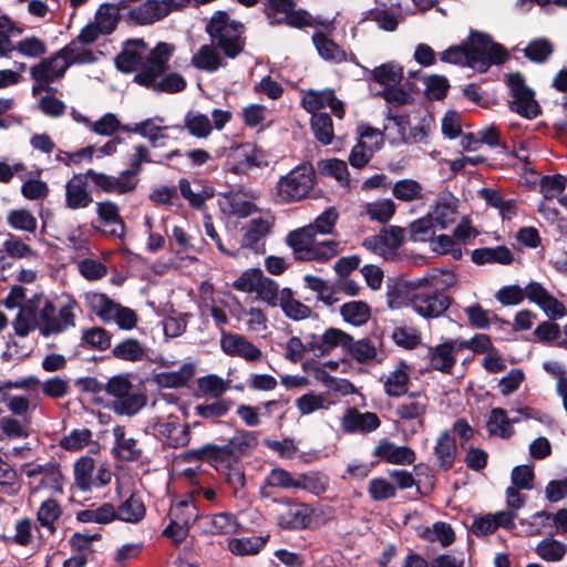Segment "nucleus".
Returning a JSON list of instances; mask_svg holds the SVG:
<instances>
[{
	"label": "nucleus",
	"mask_w": 567,
	"mask_h": 567,
	"mask_svg": "<svg viewBox=\"0 0 567 567\" xmlns=\"http://www.w3.org/2000/svg\"><path fill=\"white\" fill-rule=\"evenodd\" d=\"M220 348L229 357H239L246 361H259L261 350L241 334L220 332Z\"/></svg>",
	"instance_id": "26"
},
{
	"label": "nucleus",
	"mask_w": 567,
	"mask_h": 567,
	"mask_svg": "<svg viewBox=\"0 0 567 567\" xmlns=\"http://www.w3.org/2000/svg\"><path fill=\"white\" fill-rule=\"evenodd\" d=\"M316 184V172L310 163H302L282 176L276 185V196L281 203H292L309 195Z\"/></svg>",
	"instance_id": "10"
},
{
	"label": "nucleus",
	"mask_w": 567,
	"mask_h": 567,
	"mask_svg": "<svg viewBox=\"0 0 567 567\" xmlns=\"http://www.w3.org/2000/svg\"><path fill=\"white\" fill-rule=\"evenodd\" d=\"M185 460L208 462L218 472L239 462L228 443L225 445L205 444L199 449L189 450L185 453Z\"/></svg>",
	"instance_id": "17"
},
{
	"label": "nucleus",
	"mask_w": 567,
	"mask_h": 567,
	"mask_svg": "<svg viewBox=\"0 0 567 567\" xmlns=\"http://www.w3.org/2000/svg\"><path fill=\"white\" fill-rule=\"evenodd\" d=\"M172 44L159 42L150 51V60L142 72L134 75V81L155 92L178 93L185 90L186 80L178 73H166L173 54Z\"/></svg>",
	"instance_id": "3"
},
{
	"label": "nucleus",
	"mask_w": 567,
	"mask_h": 567,
	"mask_svg": "<svg viewBox=\"0 0 567 567\" xmlns=\"http://www.w3.org/2000/svg\"><path fill=\"white\" fill-rule=\"evenodd\" d=\"M195 368L192 363H184L176 371H163L156 374L155 380L163 388H181L193 378Z\"/></svg>",
	"instance_id": "50"
},
{
	"label": "nucleus",
	"mask_w": 567,
	"mask_h": 567,
	"mask_svg": "<svg viewBox=\"0 0 567 567\" xmlns=\"http://www.w3.org/2000/svg\"><path fill=\"white\" fill-rule=\"evenodd\" d=\"M285 315L292 320H302L311 315V309L302 302L296 300L292 291L289 288H284L280 291V302Z\"/></svg>",
	"instance_id": "57"
},
{
	"label": "nucleus",
	"mask_w": 567,
	"mask_h": 567,
	"mask_svg": "<svg viewBox=\"0 0 567 567\" xmlns=\"http://www.w3.org/2000/svg\"><path fill=\"white\" fill-rule=\"evenodd\" d=\"M321 174L333 177L342 187L350 188L351 179L347 163L342 159L330 158L319 162Z\"/></svg>",
	"instance_id": "58"
},
{
	"label": "nucleus",
	"mask_w": 567,
	"mask_h": 567,
	"mask_svg": "<svg viewBox=\"0 0 567 567\" xmlns=\"http://www.w3.org/2000/svg\"><path fill=\"white\" fill-rule=\"evenodd\" d=\"M381 426V420L374 412H361L355 406L347 408L340 427L346 434H369Z\"/></svg>",
	"instance_id": "19"
},
{
	"label": "nucleus",
	"mask_w": 567,
	"mask_h": 567,
	"mask_svg": "<svg viewBox=\"0 0 567 567\" xmlns=\"http://www.w3.org/2000/svg\"><path fill=\"white\" fill-rule=\"evenodd\" d=\"M62 515V507L56 499L49 497L44 499L37 512V522L50 536L55 535L56 522Z\"/></svg>",
	"instance_id": "41"
},
{
	"label": "nucleus",
	"mask_w": 567,
	"mask_h": 567,
	"mask_svg": "<svg viewBox=\"0 0 567 567\" xmlns=\"http://www.w3.org/2000/svg\"><path fill=\"white\" fill-rule=\"evenodd\" d=\"M392 195L400 202H414L423 198L422 185L412 178H403L394 183Z\"/></svg>",
	"instance_id": "60"
},
{
	"label": "nucleus",
	"mask_w": 567,
	"mask_h": 567,
	"mask_svg": "<svg viewBox=\"0 0 567 567\" xmlns=\"http://www.w3.org/2000/svg\"><path fill=\"white\" fill-rule=\"evenodd\" d=\"M172 11V8L163 0H146L130 11V18L137 24L145 25L164 19Z\"/></svg>",
	"instance_id": "37"
},
{
	"label": "nucleus",
	"mask_w": 567,
	"mask_h": 567,
	"mask_svg": "<svg viewBox=\"0 0 567 567\" xmlns=\"http://www.w3.org/2000/svg\"><path fill=\"white\" fill-rule=\"evenodd\" d=\"M87 175L96 192L110 195L124 196L131 194L138 184V179L133 178L125 169L118 175H110L89 168Z\"/></svg>",
	"instance_id": "15"
},
{
	"label": "nucleus",
	"mask_w": 567,
	"mask_h": 567,
	"mask_svg": "<svg viewBox=\"0 0 567 567\" xmlns=\"http://www.w3.org/2000/svg\"><path fill=\"white\" fill-rule=\"evenodd\" d=\"M86 44L78 40H72L64 48L59 50L60 54L64 58L68 63V69L72 64H89L95 61V55L91 49L85 47Z\"/></svg>",
	"instance_id": "48"
},
{
	"label": "nucleus",
	"mask_w": 567,
	"mask_h": 567,
	"mask_svg": "<svg viewBox=\"0 0 567 567\" xmlns=\"http://www.w3.org/2000/svg\"><path fill=\"white\" fill-rule=\"evenodd\" d=\"M104 391L111 398L110 408L117 415L133 416L147 402L145 394L134 391L127 375L112 377L104 385Z\"/></svg>",
	"instance_id": "9"
},
{
	"label": "nucleus",
	"mask_w": 567,
	"mask_h": 567,
	"mask_svg": "<svg viewBox=\"0 0 567 567\" xmlns=\"http://www.w3.org/2000/svg\"><path fill=\"white\" fill-rule=\"evenodd\" d=\"M312 227L303 226L292 230L287 236V244L299 260L326 261L338 254L336 240H320Z\"/></svg>",
	"instance_id": "7"
},
{
	"label": "nucleus",
	"mask_w": 567,
	"mask_h": 567,
	"mask_svg": "<svg viewBox=\"0 0 567 567\" xmlns=\"http://www.w3.org/2000/svg\"><path fill=\"white\" fill-rule=\"evenodd\" d=\"M76 519L80 523L109 524L116 519V508L111 503H104L97 507L79 511Z\"/></svg>",
	"instance_id": "51"
},
{
	"label": "nucleus",
	"mask_w": 567,
	"mask_h": 567,
	"mask_svg": "<svg viewBox=\"0 0 567 567\" xmlns=\"http://www.w3.org/2000/svg\"><path fill=\"white\" fill-rule=\"evenodd\" d=\"M430 284L431 286H435L437 288V280L431 277L429 279H405L399 278L392 285H388L386 290V301L388 306L391 309H400L405 306L408 302L410 303V297L414 293L415 289L421 286Z\"/></svg>",
	"instance_id": "25"
},
{
	"label": "nucleus",
	"mask_w": 567,
	"mask_h": 567,
	"mask_svg": "<svg viewBox=\"0 0 567 567\" xmlns=\"http://www.w3.org/2000/svg\"><path fill=\"white\" fill-rule=\"evenodd\" d=\"M96 228L102 229L109 236L123 238L125 235V223L121 216L120 206L110 200L95 203Z\"/></svg>",
	"instance_id": "18"
},
{
	"label": "nucleus",
	"mask_w": 567,
	"mask_h": 567,
	"mask_svg": "<svg viewBox=\"0 0 567 567\" xmlns=\"http://www.w3.org/2000/svg\"><path fill=\"white\" fill-rule=\"evenodd\" d=\"M150 52L143 40H130L125 43L122 52L116 56L115 63L120 71L124 73L142 72L147 61Z\"/></svg>",
	"instance_id": "22"
},
{
	"label": "nucleus",
	"mask_w": 567,
	"mask_h": 567,
	"mask_svg": "<svg viewBox=\"0 0 567 567\" xmlns=\"http://www.w3.org/2000/svg\"><path fill=\"white\" fill-rule=\"evenodd\" d=\"M430 399L423 391L408 393L406 398L395 408V415L403 422L415 421L423 427L429 412Z\"/></svg>",
	"instance_id": "20"
},
{
	"label": "nucleus",
	"mask_w": 567,
	"mask_h": 567,
	"mask_svg": "<svg viewBox=\"0 0 567 567\" xmlns=\"http://www.w3.org/2000/svg\"><path fill=\"white\" fill-rule=\"evenodd\" d=\"M95 461L91 456H81L73 464V476L76 487L82 492H89L94 487L93 473Z\"/></svg>",
	"instance_id": "46"
},
{
	"label": "nucleus",
	"mask_w": 567,
	"mask_h": 567,
	"mask_svg": "<svg viewBox=\"0 0 567 567\" xmlns=\"http://www.w3.org/2000/svg\"><path fill=\"white\" fill-rule=\"evenodd\" d=\"M33 494L48 491L51 496L63 493V474L55 463L37 481L30 482Z\"/></svg>",
	"instance_id": "44"
},
{
	"label": "nucleus",
	"mask_w": 567,
	"mask_h": 567,
	"mask_svg": "<svg viewBox=\"0 0 567 567\" xmlns=\"http://www.w3.org/2000/svg\"><path fill=\"white\" fill-rule=\"evenodd\" d=\"M526 298L536 303L550 319H559L566 316L565 305L550 295L546 288L536 281H530L525 287Z\"/></svg>",
	"instance_id": "24"
},
{
	"label": "nucleus",
	"mask_w": 567,
	"mask_h": 567,
	"mask_svg": "<svg viewBox=\"0 0 567 567\" xmlns=\"http://www.w3.org/2000/svg\"><path fill=\"white\" fill-rule=\"evenodd\" d=\"M372 454L374 457L395 465H411L416 460L415 452L411 447L399 446L386 439L379 441Z\"/></svg>",
	"instance_id": "30"
},
{
	"label": "nucleus",
	"mask_w": 567,
	"mask_h": 567,
	"mask_svg": "<svg viewBox=\"0 0 567 567\" xmlns=\"http://www.w3.org/2000/svg\"><path fill=\"white\" fill-rule=\"evenodd\" d=\"M340 315L346 322L361 327L370 320L371 307L364 301L353 300L340 307Z\"/></svg>",
	"instance_id": "49"
},
{
	"label": "nucleus",
	"mask_w": 567,
	"mask_h": 567,
	"mask_svg": "<svg viewBox=\"0 0 567 567\" xmlns=\"http://www.w3.org/2000/svg\"><path fill=\"white\" fill-rule=\"evenodd\" d=\"M313 508L305 503L285 501L282 508L277 514V524L286 530H301L311 526Z\"/></svg>",
	"instance_id": "16"
},
{
	"label": "nucleus",
	"mask_w": 567,
	"mask_h": 567,
	"mask_svg": "<svg viewBox=\"0 0 567 567\" xmlns=\"http://www.w3.org/2000/svg\"><path fill=\"white\" fill-rule=\"evenodd\" d=\"M112 354L120 360L137 362L145 355L143 344L133 338H127L112 349Z\"/></svg>",
	"instance_id": "63"
},
{
	"label": "nucleus",
	"mask_w": 567,
	"mask_h": 567,
	"mask_svg": "<svg viewBox=\"0 0 567 567\" xmlns=\"http://www.w3.org/2000/svg\"><path fill=\"white\" fill-rule=\"evenodd\" d=\"M226 58L223 55L221 50H219L212 42L209 44H203L198 48V50L193 54L190 59V63L197 70L215 73L220 68H225L227 65Z\"/></svg>",
	"instance_id": "34"
},
{
	"label": "nucleus",
	"mask_w": 567,
	"mask_h": 567,
	"mask_svg": "<svg viewBox=\"0 0 567 567\" xmlns=\"http://www.w3.org/2000/svg\"><path fill=\"white\" fill-rule=\"evenodd\" d=\"M297 476L281 467L272 468L265 477L260 486V495L268 498L274 494V489H296Z\"/></svg>",
	"instance_id": "38"
},
{
	"label": "nucleus",
	"mask_w": 567,
	"mask_h": 567,
	"mask_svg": "<svg viewBox=\"0 0 567 567\" xmlns=\"http://www.w3.org/2000/svg\"><path fill=\"white\" fill-rule=\"evenodd\" d=\"M265 14L270 25L286 24L290 28H313L321 24L305 9H296L293 0H267Z\"/></svg>",
	"instance_id": "11"
},
{
	"label": "nucleus",
	"mask_w": 567,
	"mask_h": 567,
	"mask_svg": "<svg viewBox=\"0 0 567 567\" xmlns=\"http://www.w3.org/2000/svg\"><path fill=\"white\" fill-rule=\"evenodd\" d=\"M457 453L456 442L450 431L440 433L434 446V465L439 471L447 472L455 463Z\"/></svg>",
	"instance_id": "35"
},
{
	"label": "nucleus",
	"mask_w": 567,
	"mask_h": 567,
	"mask_svg": "<svg viewBox=\"0 0 567 567\" xmlns=\"http://www.w3.org/2000/svg\"><path fill=\"white\" fill-rule=\"evenodd\" d=\"M79 312L80 305L72 296L59 303L44 297L40 309V334L49 338L74 328Z\"/></svg>",
	"instance_id": "6"
},
{
	"label": "nucleus",
	"mask_w": 567,
	"mask_h": 567,
	"mask_svg": "<svg viewBox=\"0 0 567 567\" xmlns=\"http://www.w3.org/2000/svg\"><path fill=\"white\" fill-rule=\"evenodd\" d=\"M433 277L437 280V288L426 284L415 289L410 297L412 309L425 319L442 317L452 303V299L445 292L457 284L455 272L445 269H432L420 279Z\"/></svg>",
	"instance_id": "2"
},
{
	"label": "nucleus",
	"mask_w": 567,
	"mask_h": 567,
	"mask_svg": "<svg viewBox=\"0 0 567 567\" xmlns=\"http://www.w3.org/2000/svg\"><path fill=\"white\" fill-rule=\"evenodd\" d=\"M169 519L190 526L196 520L199 522L197 506L193 499H183L173 504L168 513Z\"/></svg>",
	"instance_id": "62"
},
{
	"label": "nucleus",
	"mask_w": 567,
	"mask_h": 567,
	"mask_svg": "<svg viewBox=\"0 0 567 567\" xmlns=\"http://www.w3.org/2000/svg\"><path fill=\"white\" fill-rule=\"evenodd\" d=\"M351 336L340 329L329 328L321 336L310 334V350L317 357L329 354L333 349L341 348L347 351Z\"/></svg>",
	"instance_id": "27"
},
{
	"label": "nucleus",
	"mask_w": 567,
	"mask_h": 567,
	"mask_svg": "<svg viewBox=\"0 0 567 567\" xmlns=\"http://www.w3.org/2000/svg\"><path fill=\"white\" fill-rule=\"evenodd\" d=\"M301 104L309 113H318L317 111L329 107L338 118H342L344 115L343 103L337 99L332 89H326L322 91L309 90L303 95Z\"/></svg>",
	"instance_id": "28"
},
{
	"label": "nucleus",
	"mask_w": 567,
	"mask_h": 567,
	"mask_svg": "<svg viewBox=\"0 0 567 567\" xmlns=\"http://www.w3.org/2000/svg\"><path fill=\"white\" fill-rule=\"evenodd\" d=\"M513 260L514 256L506 246L484 247L472 251V261L476 265H511Z\"/></svg>",
	"instance_id": "43"
},
{
	"label": "nucleus",
	"mask_w": 567,
	"mask_h": 567,
	"mask_svg": "<svg viewBox=\"0 0 567 567\" xmlns=\"http://www.w3.org/2000/svg\"><path fill=\"white\" fill-rule=\"evenodd\" d=\"M21 33L22 29L10 17L0 14V58L14 51L28 59H39L47 53L45 42L35 35L25 37L17 43L11 40Z\"/></svg>",
	"instance_id": "8"
},
{
	"label": "nucleus",
	"mask_w": 567,
	"mask_h": 567,
	"mask_svg": "<svg viewBox=\"0 0 567 567\" xmlns=\"http://www.w3.org/2000/svg\"><path fill=\"white\" fill-rule=\"evenodd\" d=\"M411 368L400 361L393 370L381 378L384 393L391 398H400L409 393Z\"/></svg>",
	"instance_id": "32"
},
{
	"label": "nucleus",
	"mask_w": 567,
	"mask_h": 567,
	"mask_svg": "<svg viewBox=\"0 0 567 567\" xmlns=\"http://www.w3.org/2000/svg\"><path fill=\"white\" fill-rule=\"evenodd\" d=\"M210 42L221 50L228 60L237 59L246 47L245 25L225 11L215 12L206 24Z\"/></svg>",
	"instance_id": "5"
},
{
	"label": "nucleus",
	"mask_w": 567,
	"mask_h": 567,
	"mask_svg": "<svg viewBox=\"0 0 567 567\" xmlns=\"http://www.w3.org/2000/svg\"><path fill=\"white\" fill-rule=\"evenodd\" d=\"M84 302L102 322H112V312L117 302L112 300L107 295L96 291L84 293Z\"/></svg>",
	"instance_id": "42"
},
{
	"label": "nucleus",
	"mask_w": 567,
	"mask_h": 567,
	"mask_svg": "<svg viewBox=\"0 0 567 567\" xmlns=\"http://www.w3.org/2000/svg\"><path fill=\"white\" fill-rule=\"evenodd\" d=\"M66 70L68 63L59 51L32 65L30 68V76L34 81L32 93L35 95L42 91H54L50 84L63 79Z\"/></svg>",
	"instance_id": "13"
},
{
	"label": "nucleus",
	"mask_w": 567,
	"mask_h": 567,
	"mask_svg": "<svg viewBox=\"0 0 567 567\" xmlns=\"http://www.w3.org/2000/svg\"><path fill=\"white\" fill-rule=\"evenodd\" d=\"M145 516V506L140 497L132 494L116 509V519L127 523H138Z\"/></svg>",
	"instance_id": "61"
},
{
	"label": "nucleus",
	"mask_w": 567,
	"mask_h": 567,
	"mask_svg": "<svg viewBox=\"0 0 567 567\" xmlns=\"http://www.w3.org/2000/svg\"><path fill=\"white\" fill-rule=\"evenodd\" d=\"M329 477L320 472H307L297 476L296 489L320 495L327 491Z\"/></svg>",
	"instance_id": "59"
},
{
	"label": "nucleus",
	"mask_w": 567,
	"mask_h": 567,
	"mask_svg": "<svg viewBox=\"0 0 567 567\" xmlns=\"http://www.w3.org/2000/svg\"><path fill=\"white\" fill-rule=\"evenodd\" d=\"M312 43L320 58L329 63L339 64L348 59L347 52L323 32H315Z\"/></svg>",
	"instance_id": "39"
},
{
	"label": "nucleus",
	"mask_w": 567,
	"mask_h": 567,
	"mask_svg": "<svg viewBox=\"0 0 567 567\" xmlns=\"http://www.w3.org/2000/svg\"><path fill=\"white\" fill-rule=\"evenodd\" d=\"M519 420L517 417L509 419L506 414V411L501 408H495L492 410L487 429L492 435H497L501 437H509L513 434L512 423H516Z\"/></svg>",
	"instance_id": "56"
},
{
	"label": "nucleus",
	"mask_w": 567,
	"mask_h": 567,
	"mask_svg": "<svg viewBox=\"0 0 567 567\" xmlns=\"http://www.w3.org/2000/svg\"><path fill=\"white\" fill-rule=\"evenodd\" d=\"M148 429L164 445L172 449L187 446L190 441L189 425L181 424L177 417L156 416L151 420Z\"/></svg>",
	"instance_id": "14"
},
{
	"label": "nucleus",
	"mask_w": 567,
	"mask_h": 567,
	"mask_svg": "<svg viewBox=\"0 0 567 567\" xmlns=\"http://www.w3.org/2000/svg\"><path fill=\"white\" fill-rule=\"evenodd\" d=\"M8 225L16 229L27 233H35L38 221L34 215L25 208L12 209L7 215Z\"/></svg>",
	"instance_id": "64"
},
{
	"label": "nucleus",
	"mask_w": 567,
	"mask_h": 567,
	"mask_svg": "<svg viewBox=\"0 0 567 567\" xmlns=\"http://www.w3.org/2000/svg\"><path fill=\"white\" fill-rule=\"evenodd\" d=\"M506 84L509 89V109L527 120L536 118L540 114V106L535 99L534 91L527 86L525 79L519 73L506 75Z\"/></svg>",
	"instance_id": "12"
},
{
	"label": "nucleus",
	"mask_w": 567,
	"mask_h": 567,
	"mask_svg": "<svg viewBox=\"0 0 567 567\" xmlns=\"http://www.w3.org/2000/svg\"><path fill=\"white\" fill-rule=\"evenodd\" d=\"M457 212V199L451 195L443 196L436 203L434 209L429 214L435 225L441 228L454 223Z\"/></svg>",
	"instance_id": "47"
},
{
	"label": "nucleus",
	"mask_w": 567,
	"mask_h": 567,
	"mask_svg": "<svg viewBox=\"0 0 567 567\" xmlns=\"http://www.w3.org/2000/svg\"><path fill=\"white\" fill-rule=\"evenodd\" d=\"M275 217L270 214L252 218L243 228L241 246L259 251V243L272 230Z\"/></svg>",
	"instance_id": "29"
},
{
	"label": "nucleus",
	"mask_w": 567,
	"mask_h": 567,
	"mask_svg": "<svg viewBox=\"0 0 567 567\" xmlns=\"http://www.w3.org/2000/svg\"><path fill=\"white\" fill-rule=\"evenodd\" d=\"M199 526L210 535H233L239 530L240 524L235 514L223 512L200 516Z\"/></svg>",
	"instance_id": "31"
},
{
	"label": "nucleus",
	"mask_w": 567,
	"mask_h": 567,
	"mask_svg": "<svg viewBox=\"0 0 567 567\" xmlns=\"http://www.w3.org/2000/svg\"><path fill=\"white\" fill-rule=\"evenodd\" d=\"M507 58L505 49L480 35L471 45H453L441 54L443 62L467 65L478 72H485L491 64L503 63Z\"/></svg>",
	"instance_id": "4"
},
{
	"label": "nucleus",
	"mask_w": 567,
	"mask_h": 567,
	"mask_svg": "<svg viewBox=\"0 0 567 567\" xmlns=\"http://www.w3.org/2000/svg\"><path fill=\"white\" fill-rule=\"evenodd\" d=\"M458 340H447L441 344L430 348L429 358L430 365L433 370L451 373L455 363V352L460 351Z\"/></svg>",
	"instance_id": "33"
},
{
	"label": "nucleus",
	"mask_w": 567,
	"mask_h": 567,
	"mask_svg": "<svg viewBox=\"0 0 567 567\" xmlns=\"http://www.w3.org/2000/svg\"><path fill=\"white\" fill-rule=\"evenodd\" d=\"M167 128V126L156 125L155 120L147 118L143 122L136 123L133 128L124 126L123 131L140 134L147 138L153 147H162L164 146V140L166 138V135L162 132Z\"/></svg>",
	"instance_id": "52"
},
{
	"label": "nucleus",
	"mask_w": 567,
	"mask_h": 567,
	"mask_svg": "<svg viewBox=\"0 0 567 567\" xmlns=\"http://www.w3.org/2000/svg\"><path fill=\"white\" fill-rule=\"evenodd\" d=\"M403 79V68L396 62L383 63L370 71L369 80H372L383 89L399 85Z\"/></svg>",
	"instance_id": "45"
},
{
	"label": "nucleus",
	"mask_w": 567,
	"mask_h": 567,
	"mask_svg": "<svg viewBox=\"0 0 567 567\" xmlns=\"http://www.w3.org/2000/svg\"><path fill=\"white\" fill-rule=\"evenodd\" d=\"M219 206L223 213L238 218L248 217L257 210L256 205L240 193L223 194L219 198Z\"/></svg>",
	"instance_id": "40"
},
{
	"label": "nucleus",
	"mask_w": 567,
	"mask_h": 567,
	"mask_svg": "<svg viewBox=\"0 0 567 567\" xmlns=\"http://www.w3.org/2000/svg\"><path fill=\"white\" fill-rule=\"evenodd\" d=\"M333 404L326 395L309 391L296 400L300 415H309L320 410H328Z\"/></svg>",
	"instance_id": "55"
},
{
	"label": "nucleus",
	"mask_w": 567,
	"mask_h": 567,
	"mask_svg": "<svg viewBox=\"0 0 567 567\" xmlns=\"http://www.w3.org/2000/svg\"><path fill=\"white\" fill-rule=\"evenodd\" d=\"M39 384L40 380L34 375L0 382V439L27 440L33 433L32 415L38 408L37 400L11 391L31 392Z\"/></svg>",
	"instance_id": "1"
},
{
	"label": "nucleus",
	"mask_w": 567,
	"mask_h": 567,
	"mask_svg": "<svg viewBox=\"0 0 567 567\" xmlns=\"http://www.w3.org/2000/svg\"><path fill=\"white\" fill-rule=\"evenodd\" d=\"M350 344L347 348V352L359 363H370L377 361L380 363L381 358H378V349L375 344L368 339L353 340L351 337Z\"/></svg>",
	"instance_id": "53"
},
{
	"label": "nucleus",
	"mask_w": 567,
	"mask_h": 567,
	"mask_svg": "<svg viewBox=\"0 0 567 567\" xmlns=\"http://www.w3.org/2000/svg\"><path fill=\"white\" fill-rule=\"evenodd\" d=\"M39 386H41L42 393L51 399L64 398L70 390L69 381L61 377H52L43 382L40 381V384L34 390H32L31 392L27 391L28 393L25 394L29 395L31 399H35L38 403L40 402V398L37 394V390Z\"/></svg>",
	"instance_id": "54"
},
{
	"label": "nucleus",
	"mask_w": 567,
	"mask_h": 567,
	"mask_svg": "<svg viewBox=\"0 0 567 567\" xmlns=\"http://www.w3.org/2000/svg\"><path fill=\"white\" fill-rule=\"evenodd\" d=\"M113 436L115 441L113 455L116 460L123 462H136L142 457V447L138 445L137 440L126 436L124 426L116 425L113 429Z\"/></svg>",
	"instance_id": "36"
},
{
	"label": "nucleus",
	"mask_w": 567,
	"mask_h": 567,
	"mask_svg": "<svg viewBox=\"0 0 567 567\" xmlns=\"http://www.w3.org/2000/svg\"><path fill=\"white\" fill-rule=\"evenodd\" d=\"M44 297L34 295L28 299V302L19 308L12 327L17 336L27 337L33 330L40 332V309Z\"/></svg>",
	"instance_id": "23"
},
{
	"label": "nucleus",
	"mask_w": 567,
	"mask_h": 567,
	"mask_svg": "<svg viewBox=\"0 0 567 567\" xmlns=\"http://www.w3.org/2000/svg\"><path fill=\"white\" fill-rule=\"evenodd\" d=\"M90 177L85 173L74 174L65 183L64 205L71 210L89 208L93 203V196L89 189Z\"/></svg>",
	"instance_id": "21"
}]
</instances>
